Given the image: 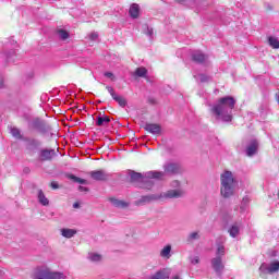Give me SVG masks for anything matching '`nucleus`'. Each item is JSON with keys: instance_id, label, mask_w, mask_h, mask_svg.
<instances>
[{"instance_id": "31", "label": "nucleus", "mask_w": 279, "mask_h": 279, "mask_svg": "<svg viewBox=\"0 0 279 279\" xmlns=\"http://www.w3.org/2000/svg\"><path fill=\"white\" fill-rule=\"evenodd\" d=\"M248 204H250V197H247V196L243 197L241 206H240L241 213H245V210H247Z\"/></svg>"}, {"instance_id": "41", "label": "nucleus", "mask_w": 279, "mask_h": 279, "mask_svg": "<svg viewBox=\"0 0 279 279\" xmlns=\"http://www.w3.org/2000/svg\"><path fill=\"white\" fill-rule=\"evenodd\" d=\"M97 38H99V34H97V33H92L89 35V40H97Z\"/></svg>"}, {"instance_id": "15", "label": "nucleus", "mask_w": 279, "mask_h": 279, "mask_svg": "<svg viewBox=\"0 0 279 279\" xmlns=\"http://www.w3.org/2000/svg\"><path fill=\"white\" fill-rule=\"evenodd\" d=\"M144 129L146 132H149V134H160V132H162V128L156 123H146Z\"/></svg>"}, {"instance_id": "37", "label": "nucleus", "mask_w": 279, "mask_h": 279, "mask_svg": "<svg viewBox=\"0 0 279 279\" xmlns=\"http://www.w3.org/2000/svg\"><path fill=\"white\" fill-rule=\"evenodd\" d=\"M192 265H199V256H194L190 258Z\"/></svg>"}, {"instance_id": "8", "label": "nucleus", "mask_w": 279, "mask_h": 279, "mask_svg": "<svg viewBox=\"0 0 279 279\" xmlns=\"http://www.w3.org/2000/svg\"><path fill=\"white\" fill-rule=\"evenodd\" d=\"M211 267L217 274V276H221L223 274L225 265H223V258L220 256H216L211 259Z\"/></svg>"}, {"instance_id": "6", "label": "nucleus", "mask_w": 279, "mask_h": 279, "mask_svg": "<svg viewBox=\"0 0 279 279\" xmlns=\"http://www.w3.org/2000/svg\"><path fill=\"white\" fill-rule=\"evenodd\" d=\"M259 271H260V274H259L260 278H265V276H267V274H269V275L278 274L279 262L275 260L269 264L263 263L259 267Z\"/></svg>"}, {"instance_id": "49", "label": "nucleus", "mask_w": 279, "mask_h": 279, "mask_svg": "<svg viewBox=\"0 0 279 279\" xmlns=\"http://www.w3.org/2000/svg\"><path fill=\"white\" fill-rule=\"evenodd\" d=\"M179 3H184V0H178Z\"/></svg>"}, {"instance_id": "13", "label": "nucleus", "mask_w": 279, "mask_h": 279, "mask_svg": "<svg viewBox=\"0 0 279 279\" xmlns=\"http://www.w3.org/2000/svg\"><path fill=\"white\" fill-rule=\"evenodd\" d=\"M171 277V269L170 268H162L155 272L150 279H169Z\"/></svg>"}, {"instance_id": "39", "label": "nucleus", "mask_w": 279, "mask_h": 279, "mask_svg": "<svg viewBox=\"0 0 279 279\" xmlns=\"http://www.w3.org/2000/svg\"><path fill=\"white\" fill-rule=\"evenodd\" d=\"M106 88H107L108 93L111 95L112 99L114 97H117V93H114V88H112L110 86H107Z\"/></svg>"}, {"instance_id": "17", "label": "nucleus", "mask_w": 279, "mask_h": 279, "mask_svg": "<svg viewBox=\"0 0 279 279\" xmlns=\"http://www.w3.org/2000/svg\"><path fill=\"white\" fill-rule=\"evenodd\" d=\"M258 151V141H251L250 145L246 147V156L252 157Z\"/></svg>"}, {"instance_id": "46", "label": "nucleus", "mask_w": 279, "mask_h": 279, "mask_svg": "<svg viewBox=\"0 0 279 279\" xmlns=\"http://www.w3.org/2000/svg\"><path fill=\"white\" fill-rule=\"evenodd\" d=\"M3 276H5V271L0 269V278H3Z\"/></svg>"}, {"instance_id": "36", "label": "nucleus", "mask_w": 279, "mask_h": 279, "mask_svg": "<svg viewBox=\"0 0 279 279\" xmlns=\"http://www.w3.org/2000/svg\"><path fill=\"white\" fill-rule=\"evenodd\" d=\"M58 34H59V37L61 38V40H66L69 38V32H66L64 29H59Z\"/></svg>"}, {"instance_id": "19", "label": "nucleus", "mask_w": 279, "mask_h": 279, "mask_svg": "<svg viewBox=\"0 0 279 279\" xmlns=\"http://www.w3.org/2000/svg\"><path fill=\"white\" fill-rule=\"evenodd\" d=\"M172 246H171V244H167V245H165L162 248H161V251H160V253H159V256L161 257V258H166V260H169V258H171V256H172Z\"/></svg>"}, {"instance_id": "38", "label": "nucleus", "mask_w": 279, "mask_h": 279, "mask_svg": "<svg viewBox=\"0 0 279 279\" xmlns=\"http://www.w3.org/2000/svg\"><path fill=\"white\" fill-rule=\"evenodd\" d=\"M104 75L111 80V82H114V74L112 72H105Z\"/></svg>"}, {"instance_id": "40", "label": "nucleus", "mask_w": 279, "mask_h": 279, "mask_svg": "<svg viewBox=\"0 0 279 279\" xmlns=\"http://www.w3.org/2000/svg\"><path fill=\"white\" fill-rule=\"evenodd\" d=\"M170 186H172V189H180V181H178V180L172 181Z\"/></svg>"}, {"instance_id": "12", "label": "nucleus", "mask_w": 279, "mask_h": 279, "mask_svg": "<svg viewBox=\"0 0 279 279\" xmlns=\"http://www.w3.org/2000/svg\"><path fill=\"white\" fill-rule=\"evenodd\" d=\"M192 60L196 62V64H206L208 57L204 54V52L195 50L192 52Z\"/></svg>"}, {"instance_id": "3", "label": "nucleus", "mask_w": 279, "mask_h": 279, "mask_svg": "<svg viewBox=\"0 0 279 279\" xmlns=\"http://www.w3.org/2000/svg\"><path fill=\"white\" fill-rule=\"evenodd\" d=\"M220 182H221V187H220V193L222 197H232L234 195V186H236V183L234 181V175L232 174L231 171H225L220 175Z\"/></svg>"}, {"instance_id": "11", "label": "nucleus", "mask_w": 279, "mask_h": 279, "mask_svg": "<svg viewBox=\"0 0 279 279\" xmlns=\"http://www.w3.org/2000/svg\"><path fill=\"white\" fill-rule=\"evenodd\" d=\"M158 194H149L142 196L138 201H136V206H145V204H150V202H158Z\"/></svg>"}, {"instance_id": "21", "label": "nucleus", "mask_w": 279, "mask_h": 279, "mask_svg": "<svg viewBox=\"0 0 279 279\" xmlns=\"http://www.w3.org/2000/svg\"><path fill=\"white\" fill-rule=\"evenodd\" d=\"M110 123V118L108 116H99L96 120V125L98 128H104L105 125H108Z\"/></svg>"}, {"instance_id": "47", "label": "nucleus", "mask_w": 279, "mask_h": 279, "mask_svg": "<svg viewBox=\"0 0 279 279\" xmlns=\"http://www.w3.org/2000/svg\"><path fill=\"white\" fill-rule=\"evenodd\" d=\"M73 208H80V203H74Z\"/></svg>"}, {"instance_id": "22", "label": "nucleus", "mask_w": 279, "mask_h": 279, "mask_svg": "<svg viewBox=\"0 0 279 279\" xmlns=\"http://www.w3.org/2000/svg\"><path fill=\"white\" fill-rule=\"evenodd\" d=\"M37 198H38L39 204H41V206H49V198H47V196H45V192H43V190L38 191Z\"/></svg>"}, {"instance_id": "35", "label": "nucleus", "mask_w": 279, "mask_h": 279, "mask_svg": "<svg viewBox=\"0 0 279 279\" xmlns=\"http://www.w3.org/2000/svg\"><path fill=\"white\" fill-rule=\"evenodd\" d=\"M143 33L146 34L148 38H151V36H154V28L149 27L148 25H145Z\"/></svg>"}, {"instance_id": "2", "label": "nucleus", "mask_w": 279, "mask_h": 279, "mask_svg": "<svg viewBox=\"0 0 279 279\" xmlns=\"http://www.w3.org/2000/svg\"><path fill=\"white\" fill-rule=\"evenodd\" d=\"M130 178L132 182H142V189H151L154 186V181L153 180H162L165 178V172L163 171H148L145 173V177L135 171L130 172Z\"/></svg>"}, {"instance_id": "48", "label": "nucleus", "mask_w": 279, "mask_h": 279, "mask_svg": "<svg viewBox=\"0 0 279 279\" xmlns=\"http://www.w3.org/2000/svg\"><path fill=\"white\" fill-rule=\"evenodd\" d=\"M172 279H180V276H174Z\"/></svg>"}, {"instance_id": "50", "label": "nucleus", "mask_w": 279, "mask_h": 279, "mask_svg": "<svg viewBox=\"0 0 279 279\" xmlns=\"http://www.w3.org/2000/svg\"><path fill=\"white\" fill-rule=\"evenodd\" d=\"M277 101H278V104H279V95H278V97H277Z\"/></svg>"}, {"instance_id": "44", "label": "nucleus", "mask_w": 279, "mask_h": 279, "mask_svg": "<svg viewBox=\"0 0 279 279\" xmlns=\"http://www.w3.org/2000/svg\"><path fill=\"white\" fill-rule=\"evenodd\" d=\"M78 191H81V193H87L88 191V187H85V186H78Z\"/></svg>"}, {"instance_id": "27", "label": "nucleus", "mask_w": 279, "mask_h": 279, "mask_svg": "<svg viewBox=\"0 0 279 279\" xmlns=\"http://www.w3.org/2000/svg\"><path fill=\"white\" fill-rule=\"evenodd\" d=\"M113 100L117 101V104H119V106H121V108H125V106H128V101L122 96L116 95L113 97Z\"/></svg>"}, {"instance_id": "5", "label": "nucleus", "mask_w": 279, "mask_h": 279, "mask_svg": "<svg viewBox=\"0 0 279 279\" xmlns=\"http://www.w3.org/2000/svg\"><path fill=\"white\" fill-rule=\"evenodd\" d=\"M29 128H32V130H36V132L43 135L51 132V125L40 118L33 119L29 123Z\"/></svg>"}, {"instance_id": "42", "label": "nucleus", "mask_w": 279, "mask_h": 279, "mask_svg": "<svg viewBox=\"0 0 279 279\" xmlns=\"http://www.w3.org/2000/svg\"><path fill=\"white\" fill-rule=\"evenodd\" d=\"M15 51L14 50H11L8 54H7V60L8 62H11L12 61V56H14Z\"/></svg>"}, {"instance_id": "33", "label": "nucleus", "mask_w": 279, "mask_h": 279, "mask_svg": "<svg viewBox=\"0 0 279 279\" xmlns=\"http://www.w3.org/2000/svg\"><path fill=\"white\" fill-rule=\"evenodd\" d=\"M88 258L92 260V263H99V260H101V255L97 253H89Z\"/></svg>"}, {"instance_id": "24", "label": "nucleus", "mask_w": 279, "mask_h": 279, "mask_svg": "<svg viewBox=\"0 0 279 279\" xmlns=\"http://www.w3.org/2000/svg\"><path fill=\"white\" fill-rule=\"evenodd\" d=\"M193 77L196 82H201L202 84H206V82H210L211 77L206 74H193Z\"/></svg>"}, {"instance_id": "14", "label": "nucleus", "mask_w": 279, "mask_h": 279, "mask_svg": "<svg viewBox=\"0 0 279 279\" xmlns=\"http://www.w3.org/2000/svg\"><path fill=\"white\" fill-rule=\"evenodd\" d=\"M241 228H243L242 222H234L233 225H231V227L228 230L230 236H232V239H236V236L241 232Z\"/></svg>"}, {"instance_id": "16", "label": "nucleus", "mask_w": 279, "mask_h": 279, "mask_svg": "<svg viewBox=\"0 0 279 279\" xmlns=\"http://www.w3.org/2000/svg\"><path fill=\"white\" fill-rule=\"evenodd\" d=\"M163 177L165 173H168L169 175H173V173H178V171H180V167L178 166V163H166L163 165Z\"/></svg>"}, {"instance_id": "7", "label": "nucleus", "mask_w": 279, "mask_h": 279, "mask_svg": "<svg viewBox=\"0 0 279 279\" xmlns=\"http://www.w3.org/2000/svg\"><path fill=\"white\" fill-rule=\"evenodd\" d=\"M158 196L159 199H180V197H184V190H168L167 192L158 194Z\"/></svg>"}, {"instance_id": "18", "label": "nucleus", "mask_w": 279, "mask_h": 279, "mask_svg": "<svg viewBox=\"0 0 279 279\" xmlns=\"http://www.w3.org/2000/svg\"><path fill=\"white\" fill-rule=\"evenodd\" d=\"M109 202L114 206V208H128L130 207V202L121 201L114 197H110Z\"/></svg>"}, {"instance_id": "4", "label": "nucleus", "mask_w": 279, "mask_h": 279, "mask_svg": "<svg viewBox=\"0 0 279 279\" xmlns=\"http://www.w3.org/2000/svg\"><path fill=\"white\" fill-rule=\"evenodd\" d=\"M34 279H66L62 272L53 271L50 268H37L34 274Z\"/></svg>"}, {"instance_id": "43", "label": "nucleus", "mask_w": 279, "mask_h": 279, "mask_svg": "<svg viewBox=\"0 0 279 279\" xmlns=\"http://www.w3.org/2000/svg\"><path fill=\"white\" fill-rule=\"evenodd\" d=\"M50 186L51 189H60V185L58 184V182H51Z\"/></svg>"}, {"instance_id": "29", "label": "nucleus", "mask_w": 279, "mask_h": 279, "mask_svg": "<svg viewBox=\"0 0 279 279\" xmlns=\"http://www.w3.org/2000/svg\"><path fill=\"white\" fill-rule=\"evenodd\" d=\"M197 240H199V231L191 232L187 235V243H193V241H197Z\"/></svg>"}, {"instance_id": "23", "label": "nucleus", "mask_w": 279, "mask_h": 279, "mask_svg": "<svg viewBox=\"0 0 279 279\" xmlns=\"http://www.w3.org/2000/svg\"><path fill=\"white\" fill-rule=\"evenodd\" d=\"M75 234H77L75 229H61V235L64 236V239H73Z\"/></svg>"}, {"instance_id": "9", "label": "nucleus", "mask_w": 279, "mask_h": 279, "mask_svg": "<svg viewBox=\"0 0 279 279\" xmlns=\"http://www.w3.org/2000/svg\"><path fill=\"white\" fill-rule=\"evenodd\" d=\"M56 158V150L54 149H47L44 148L39 151V159L43 162H47L49 160H53Z\"/></svg>"}, {"instance_id": "34", "label": "nucleus", "mask_w": 279, "mask_h": 279, "mask_svg": "<svg viewBox=\"0 0 279 279\" xmlns=\"http://www.w3.org/2000/svg\"><path fill=\"white\" fill-rule=\"evenodd\" d=\"M135 75L137 77H145V75H147V69H145V68H137L135 70Z\"/></svg>"}, {"instance_id": "45", "label": "nucleus", "mask_w": 279, "mask_h": 279, "mask_svg": "<svg viewBox=\"0 0 279 279\" xmlns=\"http://www.w3.org/2000/svg\"><path fill=\"white\" fill-rule=\"evenodd\" d=\"M0 88H3V77L0 76Z\"/></svg>"}, {"instance_id": "28", "label": "nucleus", "mask_w": 279, "mask_h": 279, "mask_svg": "<svg viewBox=\"0 0 279 279\" xmlns=\"http://www.w3.org/2000/svg\"><path fill=\"white\" fill-rule=\"evenodd\" d=\"M69 179L73 180V182H76L77 184H88L86 179H82L80 177H75V174H69Z\"/></svg>"}, {"instance_id": "25", "label": "nucleus", "mask_w": 279, "mask_h": 279, "mask_svg": "<svg viewBox=\"0 0 279 279\" xmlns=\"http://www.w3.org/2000/svg\"><path fill=\"white\" fill-rule=\"evenodd\" d=\"M268 45L272 49H279V38L275 36H269L268 37Z\"/></svg>"}, {"instance_id": "1", "label": "nucleus", "mask_w": 279, "mask_h": 279, "mask_svg": "<svg viewBox=\"0 0 279 279\" xmlns=\"http://www.w3.org/2000/svg\"><path fill=\"white\" fill-rule=\"evenodd\" d=\"M236 106V99L232 96H225L214 105L211 111L216 114V118L225 123L232 121V110Z\"/></svg>"}, {"instance_id": "26", "label": "nucleus", "mask_w": 279, "mask_h": 279, "mask_svg": "<svg viewBox=\"0 0 279 279\" xmlns=\"http://www.w3.org/2000/svg\"><path fill=\"white\" fill-rule=\"evenodd\" d=\"M28 143V149H38L40 147V141L36 138L26 140Z\"/></svg>"}, {"instance_id": "20", "label": "nucleus", "mask_w": 279, "mask_h": 279, "mask_svg": "<svg viewBox=\"0 0 279 279\" xmlns=\"http://www.w3.org/2000/svg\"><path fill=\"white\" fill-rule=\"evenodd\" d=\"M129 14H130L131 19H138L140 14H141V7H138V4H136V3H133L130 7Z\"/></svg>"}, {"instance_id": "10", "label": "nucleus", "mask_w": 279, "mask_h": 279, "mask_svg": "<svg viewBox=\"0 0 279 279\" xmlns=\"http://www.w3.org/2000/svg\"><path fill=\"white\" fill-rule=\"evenodd\" d=\"M90 178L97 182H106L110 178V174L105 170H96L90 172Z\"/></svg>"}, {"instance_id": "32", "label": "nucleus", "mask_w": 279, "mask_h": 279, "mask_svg": "<svg viewBox=\"0 0 279 279\" xmlns=\"http://www.w3.org/2000/svg\"><path fill=\"white\" fill-rule=\"evenodd\" d=\"M216 256H219L220 258H223V256H226V246L219 244L217 246Z\"/></svg>"}, {"instance_id": "30", "label": "nucleus", "mask_w": 279, "mask_h": 279, "mask_svg": "<svg viewBox=\"0 0 279 279\" xmlns=\"http://www.w3.org/2000/svg\"><path fill=\"white\" fill-rule=\"evenodd\" d=\"M10 132L14 138L22 141L23 135L21 134V130H19L17 128H11Z\"/></svg>"}]
</instances>
